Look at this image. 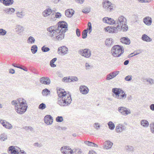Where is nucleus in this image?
I'll return each mask as SVG.
<instances>
[{
  "label": "nucleus",
  "mask_w": 154,
  "mask_h": 154,
  "mask_svg": "<svg viewBox=\"0 0 154 154\" xmlns=\"http://www.w3.org/2000/svg\"><path fill=\"white\" fill-rule=\"evenodd\" d=\"M67 24L63 21H60L56 25L48 27V35L55 41H60L63 39L65 33L67 31Z\"/></svg>",
  "instance_id": "f257e3e1"
},
{
  "label": "nucleus",
  "mask_w": 154,
  "mask_h": 154,
  "mask_svg": "<svg viewBox=\"0 0 154 154\" xmlns=\"http://www.w3.org/2000/svg\"><path fill=\"white\" fill-rule=\"evenodd\" d=\"M11 104L14 106L16 112L18 114H22L26 110L27 104L25 100L22 98H19L12 101Z\"/></svg>",
  "instance_id": "f03ea898"
},
{
  "label": "nucleus",
  "mask_w": 154,
  "mask_h": 154,
  "mask_svg": "<svg viewBox=\"0 0 154 154\" xmlns=\"http://www.w3.org/2000/svg\"><path fill=\"white\" fill-rule=\"evenodd\" d=\"M59 97L58 99L57 103L61 106H66L70 105L72 99L71 95L67 94L66 91L62 89L57 92Z\"/></svg>",
  "instance_id": "7ed1b4c3"
},
{
  "label": "nucleus",
  "mask_w": 154,
  "mask_h": 154,
  "mask_svg": "<svg viewBox=\"0 0 154 154\" xmlns=\"http://www.w3.org/2000/svg\"><path fill=\"white\" fill-rule=\"evenodd\" d=\"M116 27L119 31L122 30L123 32H126L128 29L127 19L123 16H119L116 20Z\"/></svg>",
  "instance_id": "20e7f679"
},
{
  "label": "nucleus",
  "mask_w": 154,
  "mask_h": 154,
  "mask_svg": "<svg viewBox=\"0 0 154 154\" xmlns=\"http://www.w3.org/2000/svg\"><path fill=\"white\" fill-rule=\"evenodd\" d=\"M112 91L114 94L113 96L119 100L125 99L127 96L124 91L119 88H114L112 89Z\"/></svg>",
  "instance_id": "39448f33"
},
{
  "label": "nucleus",
  "mask_w": 154,
  "mask_h": 154,
  "mask_svg": "<svg viewBox=\"0 0 154 154\" xmlns=\"http://www.w3.org/2000/svg\"><path fill=\"white\" fill-rule=\"evenodd\" d=\"M124 52L122 46L119 45H116L112 48L111 53L112 55L114 57H120Z\"/></svg>",
  "instance_id": "423d86ee"
},
{
  "label": "nucleus",
  "mask_w": 154,
  "mask_h": 154,
  "mask_svg": "<svg viewBox=\"0 0 154 154\" xmlns=\"http://www.w3.org/2000/svg\"><path fill=\"white\" fill-rule=\"evenodd\" d=\"M61 152L63 154H80L81 152L78 151L77 153L75 151H73L69 146H64L62 147L60 149Z\"/></svg>",
  "instance_id": "0eeeda50"
},
{
  "label": "nucleus",
  "mask_w": 154,
  "mask_h": 154,
  "mask_svg": "<svg viewBox=\"0 0 154 154\" xmlns=\"http://www.w3.org/2000/svg\"><path fill=\"white\" fill-rule=\"evenodd\" d=\"M102 5L103 8L109 12L111 11L113 9L114 5L108 0H104Z\"/></svg>",
  "instance_id": "6e6552de"
},
{
  "label": "nucleus",
  "mask_w": 154,
  "mask_h": 154,
  "mask_svg": "<svg viewBox=\"0 0 154 154\" xmlns=\"http://www.w3.org/2000/svg\"><path fill=\"white\" fill-rule=\"evenodd\" d=\"M19 150L20 148L17 146H11L8 148V151L9 154H20Z\"/></svg>",
  "instance_id": "1a4fd4ad"
},
{
  "label": "nucleus",
  "mask_w": 154,
  "mask_h": 154,
  "mask_svg": "<svg viewBox=\"0 0 154 154\" xmlns=\"http://www.w3.org/2000/svg\"><path fill=\"white\" fill-rule=\"evenodd\" d=\"M118 111L124 116H126L131 113V111L129 109L123 106L119 107L118 108Z\"/></svg>",
  "instance_id": "9d476101"
},
{
  "label": "nucleus",
  "mask_w": 154,
  "mask_h": 154,
  "mask_svg": "<svg viewBox=\"0 0 154 154\" xmlns=\"http://www.w3.org/2000/svg\"><path fill=\"white\" fill-rule=\"evenodd\" d=\"M80 54L86 58L89 57L91 55V52L89 49H85L79 51Z\"/></svg>",
  "instance_id": "9b49d317"
},
{
  "label": "nucleus",
  "mask_w": 154,
  "mask_h": 154,
  "mask_svg": "<svg viewBox=\"0 0 154 154\" xmlns=\"http://www.w3.org/2000/svg\"><path fill=\"white\" fill-rule=\"evenodd\" d=\"M68 51V48L65 46H63L59 47L58 48V54L62 55H64L67 54Z\"/></svg>",
  "instance_id": "f8f14e48"
},
{
  "label": "nucleus",
  "mask_w": 154,
  "mask_h": 154,
  "mask_svg": "<svg viewBox=\"0 0 154 154\" xmlns=\"http://www.w3.org/2000/svg\"><path fill=\"white\" fill-rule=\"evenodd\" d=\"M103 21L106 23L110 25L115 24L116 25V20H115L113 19L108 17H105L103 19Z\"/></svg>",
  "instance_id": "ddd939ff"
},
{
  "label": "nucleus",
  "mask_w": 154,
  "mask_h": 154,
  "mask_svg": "<svg viewBox=\"0 0 154 154\" xmlns=\"http://www.w3.org/2000/svg\"><path fill=\"white\" fill-rule=\"evenodd\" d=\"M106 31L109 33H117L118 30L116 26H107L105 28Z\"/></svg>",
  "instance_id": "4468645a"
},
{
  "label": "nucleus",
  "mask_w": 154,
  "mask_h": 154,
  "mask_svg": "<svg viewBox=\"0 0 154 154\" xmlns=\"http://www.w3.org/2000/svg\"><path fill=\"white\" fill-rule=\"evenodd\" d=\"M45 123L47 125H51L53 122L52 117L50 115H46L44 118Z\"/></svg>",
  "instance_id": "2eb2a0df"
},
{
  "label": "nucleus",
  "mask_w": 154,
  "mask_h": 154,
  "mask_svg": "<svg viewBox=\"0 0 154 154\" xmlns=\"http://www.w3.org/2000/svg\"><path fill=\"white\" fill-rule=\"evenodd\" d=\"M54 11L50 8H47L42 13L43 16L45 17H47L54 13Z\"/></svg>",
  "instance_id": "dca6fc26"
},
{
  "label": "nucleus",
  "mask_w": 154,
  "mask_h": 154,
  "mask_svg": "<svg viewBox=\"0 0 154 154\" xmlns=\"http://www.w3.org/2000/svg\"><path fill=\"white\" fill-rule=\"evenodd\" d=\"M125 127L124 125L119 124L116 126L115 130L117 133H120L125 130Z\"/></svg>",
  "instance_id": "f3484780"
},
{
  "label": "nucleus",
  "mask_w": 154,
  "mask_h": 154,
  "mask_svg": "<svg viewBox=\"0 0 154 154\" xmlns=\"http://www.w3.org/2000/svg\"><path fill=\"white\" fill-rule=\"evenodd\" d=\"M79 90L81 93L83 94H86L89 91L88 88L85 85H81L79 87Z\"/></svg>",
  "instance_id": "a211bd4d"
},
{
  "label": "nucleus",
  "mask_w": 154,
  "mask_h": 154,
  "mask_svg": "<svg viewBox=\"0 0 154 154\" xmlns=\"http://www.w3.org/2000/svg\"><path fill=\"white\" fill-rule=\"evenodd\" d=\"M40 81L41 83L45 85H48L51 82L50 79L47 77H42L40 79Z\"/></svg>",
  "instance_id": "6ab92c4d"
},
{
  "label": "nucleus",
  "mask_w": 154,
  "mask_h": 154,
  "mask_svg": "<svg viewBox=\"0 0 154 154\" xmlns=\"http://www.w3.org/2000/svg\"><path fill=\"white\" fill-rule=\"evenodd\" d=\"M74 13V11L72 9H68L65 11L66 16L68 17H72Z\"/></svg>",
  "instance_id": "aec40b11"
},
{
  "label": "nucleus",
  "mask_w": 154,
  "mask_h": 154,
  "mask_svg": "<svg viewBox=\"0 0 154 154\" xmlns=\"http://www.w3.org/2000/svg\"><path fill=\"white\" fill-rule=\"evenodd\" d=\"M119 73V71H117L116 72H113L107 75L106 79L110 80L116 77Z\"/></svg>",
  "instance_id": "412c9836"
},
{
  "label": "nucleus",
  "mask_w": 154,
  "mask_h": 154,
  "mask_svg": "<svg viewBox=\"0 0 154 154\" xmlns=\"http://www.w3.org/2000/svg\"><path fill=\"white\" fill-rule=\"evenodd\" d=\"M0 2L5 6H9L13 4V0H0Z\"/></svg>",
  "instance_id": "4be33fe9"
},
{
  "label": "nucleus",
  "mask_w": 154,
  "mask_h": 154,
  "mask_svg": "<svg viewBox=\"0 0 154 154\" xmlns=\"http://www.w3.org/2000/svg\"><path fill=\"white\" fill-rule=\"evenodd\" d=\"M105 144L103 146V148L106 149H110L113 145V143L109 140L105 141Z\"/></svg>",
  "instance_id": "5701e85b"
},
{
  "label": "nucleus",
  "mask_w": 154,
  "mask_h": 154,
  "mask_svg": "<svg viewBox=\"0 0 154 154\" xmlns=\"http://www.w3.org/2000/svg\"><path fill=\"white\" fill-rule=\"evenodd\" d=\"M15 29V32L18 34L21 33L23 31V26L20 25H17Z\"/></svg>",
  "instance_id": "b1692460"
},
{
  "label": "nucleus",
  "mask_w": 154,
  "mask_h": 154,
  "mask_svg": "<svg viewBox=\"0 0 154 154\" xmlns=\"http://www.w3.org/2000/svg\"><path fill=\"white\" fill-rule=\"evenodd\" d=\"M143 22L148 26L150 25L152 23V19L149 17H147L144 18L143 20Z\"/></svg>",
  "instance_id": "393cba45"
},
{
  "label": "nucleus",
  "mask_w": 154,
  "mask_h": 154,
  "mask_svg": "<svg viewBox=\"0 0 154 154\" xmlns=\"http://www.w3.org/2000/svg\"><path fill=\"white\" fill-rule=\"evenodd\" d=\"M121 42L126 45H129L130 43V41L128 37H123L121 39Z\"/></svg>",
  "instance_id": "a878e982"
},
{
  "label": "nucleus",
  "mask_w": 154,
  "mask_h": 154,
  "mask_svg": "<svg viewBox=\"0 0 154 154\" xmlns=\"http://www.w3.org/2000/svg\"><path fill=\"white\" fill-rule=\"evenodd\" d=\"M141 39L147 42H150L152 41V39L145 34L142 35Z\"/></svg>",
  "instance_id": "bb28decb"
},
{
  "label": "nucleus",
  "mask_w": 154,
  "mask_h": 154,
  "mask_svg": "<svg viewBox=\"0 0 154 154\" xmlns=\"http://www.w3.org/2000/svg\"><path fill=\"white\" fill-rule=\"evenodd\" d=\"M105 44L108 46H110L113 44V39L111 38H107L105 41Z\"/></svg>",
  "instance_id": "cd10ccee"
},
{
  "label": "nucleus",
  "mask_w": 154,
  "mask_h": 154,
  "mask_svg": "<svg viewBox=\"0 0 154 154\" xmlns=\"http://www.w3.org/2000/svg\"><path fill=\"white\" fill-rule=\"evenodd\" d=\"M17 16L20 18H22L25 16V12L23 11H18L16 13Z\"/></svg>",
  "instance_id": "c85d7f7f"
},
{
  "label": "nucleus",
  "mask_w": 154,
  "mask_h": 154,
  "mask_svg": "<svg viewBox=\"0 0 154 154\" xmlns=\"http://www.w3.org/2000/svg\"><path fill=\"white\" fill-rule=\"evenodd\" d=\"M51 16H53L54 17V18H53L52 17H51V20H55V18H60V17L61 16V14L60 13L57 12V13H56L55 15H54V13H53L52 14V15H51Z\"/></svg>",
  "instance_id": "c756f323"
},
{
  "label": "nucleus",
  "mask_w": 154,
  "mask_h": 154,
  "mask_svg": "<svg viewBox=\"0 0 154 154\" xmlns=\"http://www.w3.org/2000/svg\"><path fill=\"white\" fill-rule=\"evenodd\" d=\"M5 11L8 14H12L14 12L15 9L12 8H9L5 10Z\"/></svg>",
  "instance_id": "7c9ffc66"
},
{
  "label": "nucleus",
  "mask_w": 154,
  "mask_h": 154,
  "mask_svg": "<svg viewBox=\"0 0 154 154\" xmlns=\"http://www.w3.org/2000/svg\"><path fill=\"white\" fill-rule=\"evenodd\" d=\"M109 128L111 130H113L115 127L114 124L111 121H110L107 123Z\"/></svg>",
  "instance_id": "2f4dec72"
},
{
  "label": "nucleus",
  "mask_w": 154,
  "mask_h": 154,
  "mask_svg": "<svg viewBox=\"0 0 154 154\" xmlns=\"http://www.w3.org/2000/svg\"><path fill=\"white\" fill-rule=\"evenodd\" d=\"M141 124L144 127H148L149 125V123L146 120H142L140 122Z\"/></svg>",
  "instance_id": "473e14b6"
},
{
  "label": "nucleus",
  "mask_w": 154,
  "mask_h": 154,
  "mask_svg": "<svg viewBox=\"0 0 154 154\" xmlns=\"http://www.w3.org/2000/svg\"><path fill=\"white\" fill-rule=\"evenodd\" d=\"M57 58H54L50 62V65L51 67H55L56 66V65L54 64L55 61L57 60Z\"/></svg>",
  "instance_id": "72a5a7b5"
},
{
  "label": "nucleus",
  "mask_w": 154,
  "mask_h": 154,
  "mask_svg": "<svg viewBox=\"0 0 154 154\" xmlns=\"http://www.w3.org/2000/svg\"><path fill=\"white\" fill-rule=\"evenodd\" d=\"M50 91L47 88H45L42 91V94L44 96H47L50 93Z\"/></svg>",
  "instance_id": "f704fd0d"
},
{
  "label": "nucleus",
  "mask_w": 154,
  "mask_h": 154,
  "mask_svg": "<svg viewBox=\"0 0 154 154\" xmlns=\"http://www.w3.org/2000/svg\"><path fill=\"white\" fill-rule=\"evenodd\" d=\"M35 41V39L33 37L31 36L29 37L27 40L28 43L30 44H33L34 43Z\"/></svg>",
  "instance_id": "c9c22d12"
},
{
  "label": "nucleus",
  "mask_w": 154,
  "mask_h": 154,
  "mask_svg": "<svg viewBox=\"0 0 154 154\" xmlns=\"http://www.w3.org/2000/svg\"><path fill=\"white\" fill-rule=\"evenodd\" d=\"M0 139L1 140L4 141L7 139V135L5 133L2 134L0 135Z\"/></svg>",
  "instance_id": "e433bc0d"
},
{
  "label": "nucleus",
  "mask_w": 154,
  "mask_h": 154,
  "mask_svg": "<svg viewBox=\"0 0 154 154\" xmlns=\"http://www.w3.org/2000/svg\"><path fill=\"white\" fill-rule=\"evenodd\" d=\"M88 32V29H85L82 32V38L85 39L87 37V33Z\"/></svg>",
  "instance_id": "4c0bfd02"
},
{
  "label": "nucleus",
  "mask_w": 154,
  "mask_h": 154,
  "mask_svg": "<svg viewBox=\"0 0 154 154\" xmlns=\"http://www.w3.org/2000/svg\"><path fill=\"white\" fill-rule=\"evenodd\" d=\"M62 81L66 83L71 82L70 78L69 76L64 77L62 79Z\"/></svg>",
  "instance_id": "58836bf2"
},
{
  "label": "nucleus",
  "mask_w": 154,
  "mask_h": 154,
  "mask_svg": "<svg viewBox=\"0 0 154 154\" xmlns=\"http://www.w3.org/2000/svg\"><path fill=\"white\" fill-rule=\"evenodd\" d=\"M37 47L36 45H34L32 46L31 48V50L32 53L33 54H35L36 52L37 51Z\"/></svg>",
  "instance_id": "ea45409f"
},
{
  "label": "nucleus",
  "mask_w": 154,
  "mask_h": 154,
  "mask_svg": "<svg viewBox=\"0 0 154 154\" xmlns=\"http://www.w3.org/2000/svg\"><path fill=\"white\" fill-rule=\"evenodd\" d=\"M4 127L7 129H11L13 128L12 125L8 122L6 123V124Z\"/></svg>",
  "instance_id": "a19ab883"
},
{
  "label": "nucleus",
  "mask_w": 154,
  "mask_h": 154,
  "mask_svg": "<svg viewBox=\"0 0 154 154\" xmlns=\"http://www.w3.org/2000/svg\"><path fill=\"white\" fill-rule=\"evenodd\" d=\"M41 50L43 52H45L49 51L50 50V48L45 45L42 48Z\"/></svg>",
  "instance_id": "79ce46f5"
},
{
  "label": "nucleus",
  "mask_w": 154,
  "mask_h": 154,
  "mask_svg": "<svg viewBox=\"0 0 154 154\" xmlns=\"http://www.w3.org/2000/svg\"><path fill=\"white\" fill-rule=\"evenodd\" d=\"M145 80L151 85L154 84V80L151 78H146Z\"/></svg>",
  "instance_id": "37998d69"
},
{
  "label": "nucleus",
  "mask_w": 154,
  "mask_h": 154,
  "mask_svg": "<svg viewBox=\"0 0 154 154\" xmlns=\"http://www.w3.org/2000/svg\"><path fill=\"white\" fill-rule=\"evenodd\" d=\"M56 121L58 122H62L63 119L62 116H58L56 118Z\"/></svg>",
  "instance_id": "c03bdc74"
},
{
  "label": "nucleus",
  "mask_w": 154,
  "mask_h": 154,
  "mask_svg": "<svg viewBox=\"0 0 154 154\" xmlns=\"http://www.w3.org/2000/svg\"><path fill=\"white\" fill-rule=\"evenodd\" d=\"M88 29L89 31V33L90 34L92 31L91 24L90 22H89L88 24V28L86 29Z\"/></svg>",
  "instance_id": "a18cd8bd"
},
{
  "label": "nucleus",
  "mask_w": 154,
  "mask_h": 154,
  "mask_svg": "<svg viewBox=\"0 0 154 154\" xmlns=\"http://www.w3.org/2000/svg\"><path fill=\"white\" fill-rule=\"evenodd\" d=\"M46 105L45 104L42 103L40 104L38 106V108L40 109H43L46 108Z\"/></svg>",
  "instance_id": "49530a36"
},
{
  "label": "nucleus",
  "mask_w": 154,
  "mask_h": 154,
  "mask_svg": "<svg viewBox=\"0 0 154 154\" xmlns=\"http://www.w3.org/2000/svg\"><path fill=\"white\" fill-rule=\"evenodd\" d=\"M125 149L127 152L131 151L133 150V147L131 146H127L125 147Z\"/></svg>",
  "instance_id": "de8ad7c7"
},
{
  "label": "nucleus",
  "mask_w": 154,
  "mask_h": 154,
  "mask_svg": "<svg viewBox=\"0 0 154 154\" xmlns=\"http://www.w3.org/2000/svg\"><path fill=\"white\" fill-rule=\"evenodd\" d=\"M94 127L97 130H98L100 128V125L98 123H95L94 125Z\"/></svg>",
  "instance_id": "09e8293b"
},
{
  "label": "nucleus",
  "mask_w": 154,
  "mask_h": 154,
  "mask_svg": "<svg viewBox=\"0 0 154 154\" xmlns=\"http://www.w3.org/2000/svg\"><path fill=\"white\" fill-rule=\"evenodd\" d=\"M7 33V31L3 29H0V35H5Z\"/></svg>",
  "instance_id": "8fccbe9b"
},
{
  "label": "nucleus",
  "mask_w": 154,
  "mask_h": 154,
  "mask_svg": "<svg viewBox=\"0 0 154 154\" xmlns=\"http://www.w3.org/2000/svg\"><path fill=\"white\" fill-rule=\"evenodd\" d=\"M78 80V78L75 76H72L70 78V81L71 82H77Z\"/></svg>",
  "instance_id": "3c124183"
},
{
  "label": "nucleus",
  "mask_w": 154,
  "mask_h": 154,
  "mask_svg": "<svg viewBox=\"0 0 154 154\" xmlns=\"http://www.w3.org/2000/svg\"><path fill=\"white\" fill-rule=\"evenodd\" d=\"M84 143L87 145L89 146H93V143L87 141H86L84 142Z\"/></svg>",
  "instance_id": "603ef678"
},
{
  "label": "nucleus",
  "mask_w": 154,
  "mask_h": 154,
  "mask_svg": "<svg viewBox=\"0 0 154 154\" xmlns=\"http://www.w3.org/2000/svg\"><path fill=\"white\" fill-rule=\"evenodd\" d=\"M150 127L151 132L154 134V123L150 124Z\"/></svg>",
  "instance_id": "864d4df0"
},
{
  "label": "nucleus",
  "mask_w": 154,
  "mask_h": 154,
  "mask_svg": "<svg viewBox=\"0 0 154 154\" xmlns=\"http://www.w3.org/2000/svg\"><path fill=\"white\" fill-rule=\"evenodd\" d=\"M140 3H146L150 2L152 0H137Z\"/></svg>",
  "instance_id": "5fc2aeb1"
},
{
  "label": "nucleus",
  "mask_w": 154,
  "mask_h": 154,
  "mask_svg": "<svg viewBox=\"0 0 154 154\" xmlns=\"http://www.w3.org/2000/svg\"><path fill=\"white\" fill-rule=\"evenodd\" d=\"M125 79L126 81H130L132 79L131 76V75H128L125 77Z\"/></svg>",
  "instance_id": "6e6d98bb"
},
{
  "label": "nucleus",
  "mask_w": 154,
  "mask_h": 154,
  "mask_svg": "<svg viewBox=\"0 0 154 154\" xmlns=\"http://www.w3.org/2000/svg\"><path fill=\"white\" fill-rule=\"evenodd\" d=\"M90 10L89 9H84L82 10V12L85 13L87 14L90 11Z\"/></svg>",
  "instance_id": "4d7b16f0"
},
{
  "label": "nucleus",
  "mask_w": 154,
  "mask_h": 154,
  "mask_svg": "<svg viewBox=\"0 0 154 154\" xmlns=\"http://www.w3.org/2000/svg\"><path fill=\"white\" fill-rule=\"evenodd\" d=\"M76 32L77 35L79 37L80 35V30L78 29H76Z\"/></svg>",
  "instance_id": "13d9d810"
},
{
  "label": "nucleus",
  "mask_w": 154,
  "mask_h": 154,
  "mask_svg": "<svg viewBox=\"0 0 154 154\" xmlns=\"http://www.w3.org/2000/svg\"><path fill=\"white\" fill-rule=\"evenodd\" d=\"M7 122L6 121L1 120L0 121V123L2 125L4 126L6 124Z\"/></svg>",
  "instance_id": "bf43d9fd"
},
{
  "label": "nucleus",
  "mask_w": 154,
  "mask_h": 154,
  "mask_svg": "<svg viewBox=\"0 0 154 154\" xmlns=\"http://www.w3.org/2000/svg\"><path fill=\"white\" fill-rule=\"evenodd\" d=\"M76 2L80 4H82L84 2V0H75Z\"/></svg>",
  "instance_id": "052dcab7"
},
{
  "label": "nucleus",
  "mask_w": 154,
  "mask_h": 154,
  "mask_svg": "<svg viewBox=\"0 0 154 154\" xmlns=\"http://www.w3.org/2000/svg\"><path fill=\"white\" fill-rule=\"evenodd\" d=\"M24 128L26 130H30V131H32L33 129L31 127H25Z\"/></svg>",
  "instance_id": "680f3d73"
},
{
  "label": "nucleus",
  "mask_w": 154,
  "mask_h": 154,
  "mask_svg": "<svg viewBox=\"0 0 154 154\" xmlns=\"http://www.w3.org/2000/svg\"><path fill=\"white\" fill-rule=\"evenodd\" d=\"M34 145L35 146L39 147H40L42 146V145L41 144H40L38 143H34Z\"/></svg>",
  "instance_id": "e2e57ef3"
},
{
  "label": "nucleus",
  "mask_w": 154,
  "mask_h": 154,
  "mask_svg": "<svg viewBox=\"0 0 154 154\" xmlns=\"http://www.w3.org/2000/svg\"><path fill=\"white\" fill-rule=\"evenodd\" d=\"M149 107H150V109L151 110H152V111L154 110V104H151V105H150Z\"/></svg>",
  "instance_id": "0e129e2a"
},
{
  "label": "nucleus",
  "mask_w": 154,
  "mask_h": 154,
  "mask_svg": "<svg viewBox=\"0 0 154 154\" xmlns=\"http://www.w3.org/2000/svg\"><path fill=\"white\" fill-rule=\"evenodd\" d=\"M85 66L86 67L87 69H89L91 67V66L88 63H86Z\"/></svg>",
  "instance_id": "69168bd1"
},
{
  "label": "nucleus",
  "mask_w": 154,
  "mask_h": 154,
  "mask_svg": "<svg viewBox=\"0 0 154 154\" xmlns=\"http://www.w3.org/2000/svg\"><path fill=\"white\" fill-rule=\"evenodd\" d=\"M15 71L14 69H11L9 70V73L12 74L15 73Z\"/></svg>",
  "instance_id": "338daca9"
},
{
  "label": "nucleus",
  "mask_w": 154,
  "mask_h": 154,
  "mask_svg": "<svg viewBox=\"0 0 154 154\" xmlns=\"http://www.w3.org/2000/svg\"><path fill=\"white\" fill-rule=\"evenodd\" d=\"M19 151L20 152V154H26V153L23 150H21L20 149Z\"/></svg>",
  "instance_id": "774afa93"
}]
</instances>
